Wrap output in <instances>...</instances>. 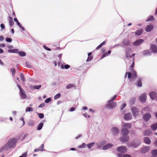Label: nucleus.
Masks as SVG:
<instances>
[{
	"label": "nucleus",
	"mask_w": 157,
	"mask_h": 157,
	"mask_svg": "<svg viewBox=\"0 0 157 157\" xmlns=\"http://www.w3.org/2000/svg\"><path fill=\"white\" fill-rule=\"evenodd\" d=\"M117 105V103L116 102L109 101L106 107L108 109H113L115 108Z\"/></svg>",
	"instance_id": "4"
},
{
	"label": "nucleus",
	"mask_w": 157,
	"mask_h": 157,
	"mask_svg": "<svg viewBox=\"0 0 157 157\" xmlns=\"http://www.w3.org/2000/svg\"><path fill=\"white\" fill-rule=\"evenodd\" d=\"M154 26L153 25H149L145 28V30L146 32L151 31L153 29Z\"/></svg>",
	"instance_id": "12"
},
{
	"label": "nucleus",
	"mask_w": 157,
	"mask_h": 157,
	"mask_svg": "<svg viewBox=\"0 0 157 157\" xmlns=\"http://www.w3.org/2000/svg\"><path fill=\"white\" fill-rule=\"evenodd\" d=\"M93 59V57L92 56H88V58L86 60V62L90 61Z\"/></svg>",
	"instance_id": "46"
},
{
	"label": "nucleus",
	"mask_w": 157,
	"mask_h": 157,
	"mask_svg": "<svg viewBox=\"0 0 157 157\" xmlns=\"http://www.w3.org/2000/svg\"><path fill=\"white\" fill-rule=\"evenodd\" d=\"M128 133L126 134H127V136L128 137V140L127 141H124L123 140H125V139H126V137L125 136H124V137H123L124 134H123V133H122V137H121V138H120V140H121V142H122L123 143H124V142H127L129 140V139L128 136ZM125 134H126L125 133Z\"/></svg>",
	"instance_id": "19"
},
{
	"label": "nucleus",
	"mask_w": 157,
	"mask_h": 157,
	"mask_svg": "<svg viewBox=\"0 0 157 157\" xmlns=\"http://www.w3.org/2000/svg\"><path fill=\"white\" fill-rule=\"evenodd\" d=\"M75 108L72 107H71L70 109V111L71 112H72V111H74L75 110Z\"/></svg>",
	"instance_id": "60"
},
{
	"label": "nucleus",
	"mask_w": 157,
	"mask_h": 157,
	"mask_svg": "<svg viewBox=\"0 0 157 157\" xmlns=\"http://www.w3.org/2000/svg\"><path fill=\"white\" fill-rule=\"evenodd\" d=\"M40 151L39 148L35 149L34 150V151L35 152Z\"/></svg>",
	"instance_id": "63"
},
{
	"label": "nucleus",
	"mask_w": 157,
	"mask_h": 157,
	"mask_svg": "<svg viewBox=\"0 0 157 157\" xmlns=\"http://www.w3.org/2000/svg\"><path fill=\"white\" fill-rule=\"evenodd\" d=\"M141 79L140 78H138L136 84V85L138 87H141L142 86L141 82Z\"/></svg>",
	"instance_id": "16"
},
{
	"label": "nucleus",
	"mask_w": 157,
	"mask_h": 157,
	"mask_svg": "<svg viewBox=\"0 0 157 157\" xmlns=\"http://www.w3.org/2000/svg\"><path fill=\"white\" fill-rule=\"evenodd\" d=\"M6 41L8 42H10L12 41V40L11 38L7 37L6 39Z\"/></svg>",
	"instance_id": "49"
},
{
	"label": "nucleus",
	"mask_w": 157,
	"mask_h": 157,
	"mask_svg": "<svg viewBox=\"0 0 157 157\" xmlns=\"http://www.w3.org/2000/svg\"><path fill=\"white\" fill-rule=\"evenodd\" d=\"M147 96L146 94L144 93L142 94L139 97V99L140 101L142 103H144L146 100Z\"/></svg>",
	"instance_id": "8"
},
{
	"label": "nucleus",
	"mask_w": 157,
	"mask_h": 157,
	"mask_svg": "<svg viewBox=\"0 0 157 157\" xmlns=\"http://www.w3.org/2000/svg\"><path fill=\"white\" fill-rule=\"evenodd\" d=\"M156 95L157 94L156 92H151L149 94V96L150 97L151 99L153 100L155 99Z\"/></svg>",
	"instance_id": "15"
},
{
	"label": "nucleus",
	"mask_w": 157,
	"mask_h": 157,
	"mask_svg": "<svg viewBox=\"0 0 157 157\" xmlns=\"http://www.w3.org/2000/svg\"><path fill=\"white\" fill-rule=\"evenodd\" d=\"M111 52V51L110 50H109L108 51V53L106 52L104 53L102 56L101 59H102L104 57L108 56L110 54Z\"/></svg>",
	"instance_id": "30"
},
{
	"label": "nucleus",
	"mask_w": 157,
	"mask_h": 157,
	"mask_svg": "<svg viewBox=\"0 0 157 157\" xmlns=\"http://www.w3.org/2000/svg\"><path fill=\"white\" fill-rule=\"evenodd\" d=\"M117 150L119 152L124 153L127 151V149L126 147L124 146H121L117 148Z\"/></svg>",
	"instance_id": "6"
},
{
	"label": "nucleus",
	"mask_w": 157,
	"mask_h": 157,
	"mask_svg": "<svg viewBox=\"0 0 157 157\" xmlns=\"http://www.w3.org/2000/svg\"><path fill=\"white\" fill-rule=\"evenodd\" d=\"M9 21L10 26L12 27L14 23L13 18L11 17H9Z\"/></svg>",
	"instance_id": "22"
},
{
	"label": "nucleus",
	"mask_w": 157,
	"mask_h": 157,
	"mask_svg": "<svg viewBox=\"0 0 157 157\" xmlns=\"http://www.w3.org/2000/svg\"><path fill=\"white\" fill-rule=\"evenodd\" d=\"M43 125V123H41L38 126L37 130H40L42 129Z\"/></svg>",
	"instance_id": "34"
},
{
	"label": "nucleus",
	"mask_w": 157,
	"mask_h": 157,
	"mask_svg": "<svg viewBox=\"0 0 157 157\" xmlns=\"http://www.w3.org/2000/svg\"><path fill=\"white\" fill-rule=\"evenodd\" d=\"M134 60H135V58L134 57H133V58H132L133 62L131 65V67H132V68L134 67Z\"/></svg>",
	"instance_id": "51"
},
{
	"label": "nucleus",
	"mask_w": 157,
	"mask_h": 157,
	"mask_svg": "<svg viewBox=\"0 0 157 157\" xmlns=\"http://www.w3.org/2000/svg\"><path fill=\"white\" fill-rule=\"evenodd\" d=\"M154 20V17L152 16H150L146 20V21H153Z\"/></svg>",
	"instance_id": "32"
},
{
	"label": "nucleus",
	"mask_w": 157,
	"mask_h": 157,
	"mask_svg": "<svg viewBox=\"0 0 157 157\" xmlns=\"http://www.w3.org/2000/svg\"><path fill=\"white\" fill-rule=\"evenodd\" d=\"M113 146V145L112 144H108L104 146L103 147V149L104 150H107V149Z\"/></svg>",
	"instance_id": "20"
},
{
	"label": "nucleus",
	"mask_w": 157,
	"mask_h": 157,
	"mask_svg": "<svg viewBox=\"0 0 157 157\" xmlns=\"http://www.w3.org/2000/svg\"><path fill=\"white\" fill-rule=\"evenodd\" d=\"M20 78H21V80L22 81L24 82V81H25V79L24 78V75L22 73L21 74Z\"/></svg>",
	"instance_id": "43"
},
{
	"label": "nucleus",
	"mask_w": 157,
	"mask_h": 157,
	"mask_svg": "<svg viewBox=\"0 0 157 157\" xmlns=\"http://www.w3.org/2000/svg\"><path fill=\"white\" fill-rule=\"evenodd\" d=\"M123 128L121 131L122 133H123L124 135L123 137H126L125 140H123L124 141H126L128 139V137L127 136V134H125L128 133L129 131L128 129H130L132 127V125L129 123H127L124 124L123 125Z\"/></svg>",
	"instance_id": "1"
},
{
	"label": "nucleus",
	"mask_w": 157,
	"mask_h": 157,
	"mask_svg": "<svg viewBox=\"0 0 157 157\" xmlns=\"http://www.w3.org/2000/svg\"><path fill=\"white\" fill-rule=\"evenodd\" d=\"M106 41H104L103 42H102L101 44H100L99 46H98L96 48V50H98L100 48H101L102 46L103 45H104L106 44Z\"/></svg>",
	"instance_id": "28"
},
{
	"label": "nucleus",
	"mask_w": 157,
	"mask_h": 157,
	"mask_svg": "<svg viewBox=\"0 0 157 157\" xmlns=\"http://www.w3.org/2000/svg\"><path fill=\"white\" fill-rule=\"evenodd\" d=\"M151 49L153 52H157V46L156 45L154 44L151 45Z\"/></svg>",
	"instance_id": "17"
},
{
	"label": "nucleus",
	"mask_w": 157,
	"mask_h": 157,
	"mask_svg": "<svg viewBox=\"0 0 157 157\" xmlns=\"http://www.w3.org/2000/svg\"><path fill=\"white\" fill-rule=\"evenodd\" d=\"M130 72H127L126 73L125 77L126 76V75H128V78L130 79V81H132L133 80H135L137 77V75L136 72L134 70L133 68L131 69Z\"/></svg>",
	"instance_id": "2"
},
{
	"label": "nucleus",
	"mask_w": 157,
	"mask_h": 157,
	"mask_svg": "<svg viewBox=\"0 0 157 157\" xmlns=\"http://www.w3.org/2000/svg\"><path fill=\"white\" fill-rule=\"evenodd\" d=\"M151 132L150 130H147L145 131H144V135L145 136H149L151 134Z\"/></svg>",
	"instance_id": "26"
},
{
	"label": "nucleus",
	"mask_w": 157,
	"mask_h": 157,
	"mask_svg": "<svg viewBox=\"0 0 157 157\" xmlns=\"http://www.w3.org/2000/svg\"><path fill=\"white\" fill-rule=\"evenodd\" d=\"M151 128L152 130L154 131L157 128V123H155L151 126Z\"/></svg>",
	"instance_id": "25"
},
{
	"label": "nucleus",
	"mask_w": 157,
	"mask_h": 157,
	"mask_svg": "<svg viewBox=\"0 0 157 157\" xmlns=\"http://www.w3.org/2000/svg\"><path fill=\"white\" fill-rule=\"evenodd\" d=\"M75 87V85L73 84H69L66 86V88L67 89H69L73 87Z\"/></svg>",
	"instance_id": "31"
},
{
	"label": "nucleus",
	"mask_w": 157,
	"mask_h": 157,
	"mask_svg": "<svg viewBox=\"0 0 157 157\" xmlns=\"http://www.w3.org/2000/svg\"><path fill=\"white\" fill-rule=\"evenodd\" d=\"M33 111V109L32 107H27L26 108V109H25V111L26 112H27L28 111H29V112Z\"/></svg>",
	"instance_id": "36"
},
{
	"label": "nucleus",
	"mask_w": 157,
	"mask_h": 157,
	"mask_svg": "<svg viewBox=\"0 0 157 157\" xmlns=\"http://www.w3.org/2000/svg\"><path fill=\"white\" fill-rule=\"evenodd\" d=\"M10 51L11 52H13L15 53H18L19 52V50L17 49H13L12 50H10L9 51Z\"/></svg>",
	"instance_id": "35"
},
{
	"label": "nucleus",
	"mask_w": 157,
	"mask_h": 157,
	"mask_svg": "<svg viewBox=\"0 0 157 157\" xmlns=\"http://www.w3.org/2000/svg\"><path fill=\"white\" fill-rule=\"evenodd\" d=\"M10 71H11V72H12L13 75V76H14L15 75V72H16V71H15V69L13 68H12L10 69Z\"/></svg>",
	"instance_id": "42"
},
{
	"label": "nucleus",
	"mask_w": 157,
	"mask_h": 157,
	"mask_svg": "<svg viewBox=\"0 0 157 157\" xmlns=\"http://www.w3.org/2000/svg\"><path fill=\"white\" fill-rule=\"evenodd\" d=\"M151 117V115L149 113H146L144 114L143 117V118L145 121H149Z\"/></svg>",
	"instance_id": "9"
},
{
	"label": "nucleus",
	"mask_w": 157,
	"mask_h": 157,
	"mask_svg": "<svg viewBox=\"0 0 157 157\" xmlns=\"http://www.w3.org/2000/svg\"><path fill=\"white\" fill-rule=\"evenodd\" d=\"M143 54L144 56H147L151 53V52L149 50H145L143 52Z\"/></svg>",
	"instance_id": "24"
},
{
	"label": "nucleus",
	"mask_w": 157,
	"mask_h": 157,
	"mask_svg": "<svg viewBox=\"0 0 157 157\" xmlns=\"http://www.w3.org/2000/svg\"><path fill=\"white\" fill-rule=\"evenodd\" d=\"M60 96L61 94L59 93H58L54 97V99L55 100L59 98H60Z\"/></svg>",
	"instance_id": "41"
},
{
	"label": "nucleus",
	"mask_w": 157,
	"mask_h": 157,
	"mask_svg": "<svg viewBox=\"0 0 157 157\" xmlns=\"http://www.w3.org/2000/svg\"><path fill=\"white\" fill-rule=\"evenodd\" d=\"M132 50L131 48H129L126 52V58H131L132 56L130 55L129 52H131Z\"/></svg>",
	"instance_id": "14"
},
{
	"label": "nucleus",
	"mask_w": 157,
	"mask_h": 157,
	"mask_svg": "<svg viewBox=\"0 0 157 157\" xmlns=\"http://www.w3.org/2000/svg\"><path fill=\"white\" fill-rule=\"evenodd\" d=\"M95 144L94 143H90L88 144L87 145V147L89 148H91L92 147H93L94 145Z\"/></svg>",
	"instance_id": "33"
},
{
	"label": "nucleus",
	"mask_w": 157,
	"mask_h": 157,
	"mask_svg": "<svg viewBox=\"0 0 157 157\" xmlns=\"http://www.w3.org/2000/svg\"><path fill=\"white\" fill-rule=\"evenodd\" d=\"M8 149V147L6 145H5L3 147L0 149V153H1L4 150H7Z\"/></svg>",
	"instance_id": "27"
},
{
	"label": "nucleus",
	"mask_w": 157,
	"mask_h": 157,
	"mask_svg": "<svg viewBox=\"0 0 157 157\" xmlns=\"http://www.w3.org/2000/svg\"><path fill=\"white\" fill-rule=\"evenodd\" d=\"M18 53L20 56H24L26 55L25 53L23 51L19 52Z\"/></svg>",
	"instance_id": "39"
},
{
	"label": "nucleus",
	"mask_w": 157,
	"mask_h": 157,
	"mask_svg": "<svg viewBox=\"0 0 157 157\" xmlns=\"http://www.w3.org/2000/svg\"><path fill=\"white\" fill-rule=\"evenodd\" d=\"M132 118V115L130 113L126 114L124 116V118L126 121L131 120Z\"/></svg>",
	"instance_id": "11"
},
{
	"label": "nucleus",
	"mask_w": 157,
	"mask_h": 157,
	"mask_svg": "<svg viewBox=\"0 0 157 157\" xmlns=\"http://www.w3.org/2000/svg\"><path fill=\"white\" fill-rule=\"evenodd\" d=\"M131 111L134 117H135L139 115V111L135 107H132L131 108Z\"/></svg>",
	"instance_id": "7"
},
{
	"label": "nucleus",
	"mask_w": 157,
	"mask_h": 157,
	"mask_svg": "<svg viewBox=\"0 0 157 157\" xmlns=\"http://www.w3.org/2000/svg\"><path fill=\"white\" fill-rule=\"evenodd\" d=\"M44 48L45 49H46V50H48V51H50L51 50V49L48 48V47L47 46H44Z\"/></svg>",
	"instance_id": "57"
},
{
	"label": "nucleus",
	"mask_w": 157,
	"mask_h": 157,
	"mask_svg": "<svg viewBox=\"0 0 157 157\" xmlns=\"http://www.w3.org/2000/svg\"><path fill=\"white\" fill-rule=\"evenodd\" d=\"M27 153H25L23 154L21 156H23V157H26L27 156Z\"/></svg>",
	"instance_id": "61"
},
{
	"label": "nucleus",
	"mask_w": 157,
	"mask_h": 157,
	"mask_svg": "<svg viewBox=\"0 0 157 157\" xmlns=\"http://www.w3.org/2000/svg\"><path fill=\"white\" fill-rule=\"evenodd\" d=\"M112 131L114 135H117L118 133V129L116 128H112Z\"/></svg>",
	"instance_id": "21"
},
{
	"label": "nucleus",
	"mask_w": 157,
	"mask_h": 157,
	"mask_svg": "<svg viewBox=\"0 0 157 157\" xmlns=\"http://www.w3.org/2000/svg\"><path fill=\"white\" fill-rule=\"evenodd\" d=\"M64 67L65 69H68L70 67V66L69 65H65L64 66Z\"/></svg>",
	"instance_id": "56"
},
{
	"label": "nucleus",
	"mask_w": 157,
	"mask_h": 157,
	"mask_svg": "<svg viewBox=\"0 0 157 157\" xmlns=\"http://www.w3.org/2000/svg\"><path fill=\"white\" fill-rule=\"evenodd\" d=\"M144 141L146 144H149L151 143V141L150 139L148 137H145L144 139Z\"/></svg>",
	"instance_id": "18"
},
{
	"label": "nucleus",
	"mask_w": 157,
	"mask_h": 157,
	"mask_svg": "<svg viewBox=\"0 0 157 157\" xmlns=\"http://www.w3.org/2000/svg\"><path fill=\"white\" fill-rule=\"evenodd\" d=\"M151 153L153 155H157V149H154L153 150L151 151Z\"/></svg>",
	"instance_id": "37"
},
{
	"label": "nucleus",
	"mask_w": 157,
	"mask_h": 157,
	"mask_svg": "<svg viewBox=\"0 0 157 157\" xmlns=\"http://www.w3.org/2000/svg\"><path fill=\"white\" fill-rule=\"evenodd\" d=\"M0 26L2 30L3 29L5 28V26L3 24H1L0 25Z\"/></svg>",
	"instance_id": "59"
},
{
	"label": "nucleus",
	"mask_w": 157,
	"mask_h": 157,
	"mask_svg": "<svg viewBox=\"0 0 157 157\" xmlns=\"http://www.w3.org/2000/svg\"><path fill=\"white\" fill-rule=\"evenodd\" d=\"M41 87V86L40 85L38 86H35L33 87V88L34 89L38 90Z\"/></svg>",
	"instance_id": "44"
},
{
	"label": "nucleus",
	"mask_w": 157,
	"mask_h": 157,
	"mask_svg": "<svg viewBox=\"0 0 157 157\" xmlns=\"http://www.w3.org/2000/svg\"><path fill=\"white\" fill-rule=\"evenodd\" d=\"M117 97V95H115L112 98H111L110 100L109 101H112L114 100Z\"/></svg>",
	"instance_id": "50"
},
{
	"label": "nucleus",
	"mask_w": 157,
	"mask_h": 157,
	"mask_svg": "<svg viewBox=\"0 0 157 157\" xmlns=\"http://www.w3.org/2000/svg\"><path fill=\"white\" fill-rule=\"evenodd\" d=\"M44 144H42L40 147L39 148L40 151H43V148L44 147Z\"/></svg>",
	"instance_id": "45"
},
{
	"label": "nucleus",
	"mask_w": 157,
	"mask_h": 157,
	"mask_svg": "<svg viewBox=\"0 0 157 157\" xmlns=\"http://www.w3.org/2000/svg\"><path fill=\"white\" fill-rule=\"evenodd\" d=\"M14 20L15 22H17V25L20 24V23L19 22V21L16 18H15L14 19Z\"/></svg>",
	"instance_id": "55"
},
{
	"label": "nucleus",
	"mask_w": 157,
	"mask_h": 157,
	"mask_svg": "<svg viewBox=\"0 0 157 157\" xmlns=\"http://www.w3.org/2000/svg\"><path fill=\"white\" fill-rule=\"evenodd\" d=\"M143 41L144 40L143 39H139L133 42V45L134 46H137L143 42Z\"/></svg>",
	"instance_id": "13"
},
{
	"label": "nucleus",
	"mask_w": 157,
	"mask_h": 157,
	"mask_svg": "<svg viewBox=\"0 0 157 157\" xmlns=\"http://www.w3.org/2000/svg\"><path fill=\"white\" fill-rule=\"evenodd\" d=\"M106 41H104L103 42H102L101 44H100L99 46H98L96 48V50H98L100 48H101L102 46L103 45H104L106 44Z\"/></svg>",
	"instance_id": "29"
},
{
	"label": "nucleus",
	"mask_w": 157,
	"mask_h": 157,
	"mask_svg": "<svg viewBox=\"0 0 157 157\" xmlns=\"http://www.w3.org/2000/svg\"><path fill=\"white\" fill-rule=\"evenodd\" d=\"M126 105L125 103H124L122 105V107L121 108V109H123L124 107L126 106Z\"/></svg>",
	"instance_id": "62"
},
{
	"label": "nucleus",
	"mask_w": 157,
	"mask_h": 157,
	"mask_svg": "<svg viewBox=\"0 0 157 157\" xmlns=\"http://www.w3.org/2000/svg\"><path fill=\"white\" fill-rule=\"evenodd\" d=\"M123 157H131V156L128 154H126L123 155Z\"/></svg>",
	"instance_id": "58"
},
{
	"label": "nucleus",
	"mask_w": 157,
	"mask_h": 157,
	"mask_svg": "<svg viewBox=\"0 0 157 157\" xmlns=\"http://www.w3.org/2000/svg\"><path fill=\"white\" fill-rule=\"evenodd\" d=\"M3 40V37L2 36H0V41H2Z\"/></svg>",
	"instance_id": "64"
},
{
	"label": "nucleus",
	"mask_w": 157,
	"mask_h": 157,
	"mask_svg": "<svg viewBox=\"0 0 157 157\" xmlns=\"http://www.w3.org/2000/svg\"><path fill=\"white\" fill-rule=\"evenodd\" d=\"M84 115L85 117L86 118H90V116L89 115H88L87 113H85L84 114Z\"/></svg>",
	"instance_id": "54"
},
{
	"label": "nucleus",
	"mask_w": 157,
	"mask_h": 157,
	"mask_svg": "<svg viewBox=\"0 0 157 157\" xmlns=\"http://www.w3.org/2000/svg\"><path fill=\"white\" fill-rule=\"evenodd\" d=\"M140 141H139L137 144H134V143H132V145L134 147H136L137 146H138L139 145H140Z\"/></svg>",
	"instance_id": "40"
},
{
	"label": "nucleus",
	"mask_w": 157,
	"mask_h": 157,
	"mask_svg": "<svg viewBox=\"0 0 157 157\" xmlns=\"http://www.w3.org/2000/svg\"><path fill=\"white\" fill-rule=\"evenodd\" d=\"M143 31L142 29L137 30L135 33V35L137 36L140 35L142 33Z\"/></svg>",
	"instance_id": "23"
},
{
	"label": "nucleus",
	"mask_w": 157,
	"mask_h": 157,
	"mask_svg": "<svg viewBox=\"0 0 157 157\" xmlns=\"http://www.w3.org/2000/svg\"><path fill=\"white\" fill-rule=\"evenodd\" d=\"M130 42L128 40L124 41V44L126 46H128L130 45Z\"/></svg>",
	"instance_id": "38"
},
{
	"label": "nucleus",
	"mask_w": 157,
	"mask_h": 157,
	"mask_svg": "<svg viewBox=\"0 0 157 157\" xmlns=\"http://www.w3.org/2000/svg\"><path fill=\"white\" fill-rule=\"evenodd\" d=\"M45 106V104L44 103H42L41 104H40L39 106V107L40 108H40H43L44 107V106Z\"/></svg>",
	"instance_id": "53"
},
{
	"label": "nucleus",
	"mask_w": 157,
	"mask_h": 157,
	"mask_svg": "<svg viewBox=\"0 0 157 157\" xmlns=\"http://www.w3.org/2000/svg\"><path fill=\"white\" fill-rule=\"evenodd\" d=\"M51 101V99L50 98H48L46 99L45 101L46 103H48Z\"/></svg>",
	"instance_id": "48"
},
{
	"label": "nucleus",
	"mask_w": 157,
	"mask_h": 157,
	"mask_svg": "<svg viewBox=\"0 0 157 157\" xmlns=\"http://www.w3.org/2000/svg\"><path fill=\"white\" fill-rule=\"evenodd\" d=\"M38 116L40 118H43L44 117V115L43 113H38Z\"/></svg>",
	"instance_id": "47"
},
{
	"label": "nucleus",
	"mask_w": 157,
	"mask_h": 157,
	"mask_svg": "<svg viewBox=\"0 0 157 157\" xmlns=\"http://www.w3.org/2000/svg\"><path fill=\"white\" fill-rule=\"evenodd\" d=\"M150 149V147L148 146H144L140 150V152L142 153H145L148 151Z\"/></svg>",
	"instance_id": "10"
},
{
	"label": "nucleus",
	"mask_w": 157,
	"mask_h": 157,
	"mask_svg": "<svg viewBox=\"0 0 157 157\" xmlns=\"http://www.w3.org/2000/svg\"><path fill=\"white\" fill-rule=\"evenodd\" d=\"M17 86L20 90V94L21 98L23 99H25L26 98V94L25 92L21 87L20 85H17Z\"/></svg>",
	"instance_id": "5"
},
{
	"label": "nucleus",
	"mask_w": 157,
	"mask_h": 157,
	"mask_svg": "<svg viewBox=\"0 0 157 157\" xmlns=\"http://www.w3.org/2000/svg\"><path fill=\"white\" fill-rule=\"evenodd\" d=\"M17 142V139L15 138H12L9 140L6 145L8 149L12 147H14L16 146Z\"/></svg>",
	"instance_id": "3"
},
{
	"label": "nucleus",
	"mask_w": 157,
	"mask_h": 157,
	"mask_svg": "<svg viewBox=\"0 0 157 157\" xmlns=\"http://www.w3.org/2000/svg\"><path fill=\"white\" fill-rule=\"evenodd\" d=\"M86 146V144L84 143H83L80 146L81 148L85 147Z\"/></svg>",
	"instance_id": "52"
}]
</instances>
